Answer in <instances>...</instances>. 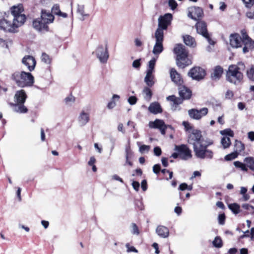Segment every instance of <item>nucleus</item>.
Instances as JSON below:
<instances>
[{
	"label": "nucleus",
	"mask_w": 254,
	"mask_h": 254,
	"mask_svg": "<svg viewBox=\"0 0 254 254\" xmlns=\"http://www.w3.org/2000/svg\"><path fill=\"white\" fill-rule=\"evenodd\" d=\"M126 163L124 165H128L130 166H132L131 159L133 157V152L132 151L130 146L128 145L125 148Z\"/></svg>",
	"instance_id": "nucleus-23"
},
{
	"label": "nucleus",
	"mask_w": 254,
	"mask_h": 254,
	"mask_svg": "<svg viewBox=\"0 0 254 254\" xmlns=\"http://www.w3.org/2000/svg\"><path fill=\"white\" fill-rule=\"evenodd\" d=\"M155 39V43L154 46L152 53L155 55L158 56L163 51V42L164 35H161L160 33H155L154 36Z\"/></svg>",
	"instance_id": "nucleus-12"
},
{
	"label": "nucleus",
	"mask_w": 254,
	"mask_h": 254,
	"mask_svg": "<svg viewBox=\"0 0 254 254\" xmlns=\"http://www.w3.org/2000/svg\"><path fill=\"white\" fill-rule=\"evenodd\" d=\"M89 119V113L82 110L78 118L79 124L81 126H84L88 123Z\"/></svg>",
	"instance_id": "nucleus-21"
},
{
	"label": "nucleus",
	"mask_w": 254,
	"mask_h": 254,
	"mask_svg": "<svg viewBox=\"0 0 254 254\" xmlns=\"http://www.w3.org/2000/svg\"><path fill=\"white\" fill-rule=\"evenodd\" d=\"M162 165L164 167H166L168 166V159L163 157L161 159Z\"/></svg>",
	"instance_id": "nucleus-62"
},
{
	"label": "nucleus",
	"mask_w": 254,
	"mask_h": 254,
	"mask_svg": "<svg viewBox=\"0 0 254 254\" xmlns=\"http://www.w3.org/2000/svg\"><path fill=\"white\" fill-rule=\"evenodd\" d=\"M235 152L236 153L241 152L245 149L244 144L240 141L236 140L235 142Z\"/></svg>",
	"instance_id": "nucleus-35"
},
{
	"label": "nucleus",
	"mask_w": 254,
	"mask_h": 254,
	"mask_svg": "<svg viewBox=\"0 0 254 254\" xmlns=\"http://www.w3.org/2000/svg\"><path fill=\"white\" fill-rule=\"evenodd\" d=\"M195 26L197 32L205 37L210 44L214 45V42L211 39L207 32L206 23L203 21H200L196 23Z\"/></svg>",
	"instance_id": "nucleus-13"
},
{
	"label": "nucleus",
	"mask_w": 254,
	"mask_h": 254,
	"mask_svg": "<svg viewBox=\"0 0 254 254\" xmlns=\"http://www.w3.org/2000/svg\"><path fill=\"white\" fill-rule=\"evenodd\" d=\"M119 98H120V96L119 95L114 94L112 97L113 100L111 101V102H110L108 104L107 108L109 109H113V108H114L115 107L116 104V102L114 101V100H115V99L119 100Z\"/></svg>",
	"instance_id": "nucleus-39"
},
{
	"label": "nucleus",
	"mask_w": 254,
	"mask_h": 254,
	"mask_svg": "<svg viewBox=\"0 0 254 254\" xmlns=\"http://www.w3.org/2000/svg\"><path fill=\"white\" fill-rule=\"evenodd\" d=\"M208 112L207 108L204 107L200 109L195 108L188 110V115L190 118L195 120H200L202 118L205 116Z\"/></svg>",
	"instance_id": "nucleus-11"
},
{
	"label": "nucleus",
	"mask_w": 254,
	"mask_h": 254,
	"mask_svg": "<svg viewBox=\"0 0 254 254\" xmlns=\"http://www.w3.org/2000/svg\"><path fill=\"white\" fill-rule=\"evenodd\" d=\"M154 77L152 73H146V76L144 78V82L148 86L152 87L154 85Z\"/></svg>",
	"instance_id": "nucleus-30"
},
{
	"label": "nucleus",
	"mask_w": 254,
	"mask_h": 254,
	"mask_svg": "<svg viewBox=\"0 0 254 254\" xmlns=\"http://www.w3.org/2000/svg\"><path fill=\"white\" fill-rule=\"evenodd\" d=\"M169 5L172 10H174L176 8L178 4L175 0H169Z\"/></svg>",
	"instance_id": "nucleus-53"
},
{
	"label": "nucleus",
	"mask_w": 254,
	"mask_h": 254,
	"mask_svg": "<svg viewBox=\"0 0 254 254\" xmlns=\"http://www.w3.org/2000/svg\"><path fill=\"white\" fill-rule=\"evenodd\" d=\"M220 133L222 135H227L231 137L234 136V132L231 129H226L220 131Z\"/></svg>",
	"instance_id": "nucleus-45"
},
{
	"label": "nucleus",
	"mask_w": 254,
	"mask_h": 254,
	"mask_svg": "<svg viewBox=\"0 0 254 254\" xmlns=\"http://www.w3.org/2000/svg\"><path fill=\"white\" fill-rule=\"evenodd\" d=\"M229 209L235 214L240 212V205L237 203H232L228 205Z\"/></svg>",
	"instance_id": "nucleus-36"
},
{
	"label": "nucleus",
	"mask_w": 254,
	"mask_h": 254,
	"mask_svg": "<svg viewBox=\"0 0 254 254\" xmlns=\"http://www.w3.org/2000/svg\"><path fill=\"white\" fill-rule=\"evenodd\" d=\"M242 207L244 209L248 210L250 213H253L254 212V207L249 204H243Z\"/></svg>",
	"instance_id": "nucleus-42"
},
{
	"label": "nucleus",
	"mask_w": 254,
	"mask_h": 254,
	"mask_svg": "<svg viewBox=\"0 0 254 254\" xmlns=\"http://www.w3.org/2000/svg\"><path fill=\"white\" fill-rule=\"evenodd\" d=\"M187 188H188V185L186 183H184L180 185L179 189L181 190H187Z\"/></svg>",
	"instance_id": "nucleus-61"
},
{
	"label": "nucleus",
	"mask_w": 254,
	"mask_h": 254,
	"mask_svg": "<svg viewBox=\"0 0 254 254\" xmlns=\"http://www.w3.org/2000/svg\"><path fill=\"white\" fill-rule=\"evenodd\" d=\"M156 63V59L155 58H153L151 59L148 63V67L146 71V73H151L154 71V68L155 67Z\"/></svg>",
	"instance_id": "nucleus-34"
},
{
	"label": "nucleus",
	"mask_w": 254,
	"mask_h": 254,
	"mask_svg": "<svg viewBox=\"0 0 254 254\" xmlns=\"http://www.w3.org/2000/svg\"><path fill=\"white\" fill-rule=\"evenodd\" d=\"M174 53L176 55V64L181 68H184L191 63L189 60L188 52L185 46L182 44H177L174 48Z\"/></svg>",
	"instance_id": "nucleus-4"
},
{
	"label": "nucleus",
	"mask_w": 254,
	"mask_h": 254,
	"mask_svg": "<svg viewBox=\"0 0 254 254\" xmlns=\"http://www.w3.org/2000/svg\"><path fill=\"white\" fill-rule=\"evenodd\" d=\"M234 96L233 91L231 90H228L225 94V98L228 99H231Z\"/></svg>",
	"instance_id": "nucleus-57"
},
{
	"label": "nucleus",
	"mask_w": 254,
	"mask_h": 254,
	"mask_svg": "<svg viewBox=\"0 0 254 254\" xmlns=\"http://www.w3.org/2000/svg\"><path fill=\"white\" fill-rule=\"evenodd\" d=\"M242 37L238 34H231L230 37V44L232 47L239 48L244 45L243 48L244 53H246L253 48L251 39L249 37L245 30L241 31Z\"/></svg>",
	"instance_id": "nucleus-1"
},
{
	"label": "nucleus",
	"mask_w": 254,
	"mask_h": 254,
	"mask_svg": "<svg viewBox=\"0 0 254 254\" xmlns=\"http://www.w3.org/2000/svg\"><path fill=\"white\" fill-rule=\"evenodd\" d=\"M137 102V98L135 96H130L128 99V102L130 105H134Z\"/></svg>",
	"instance_id": "nucleus-54"
},
{
	"label": "nucleus",
	"mask_w": 254,
	"mask_h": 254,
	"mask_svg": "<svg viewBox=\"0 0 254 254\" xmlns=\"http://www.w3.org/2000/svg\"><path fill=\"white\" fill-rule=\"evenodd\" d=\"M41 61L47 64H50L51 63V59L49 55L46 53H43L41 56Z\"/></svg>",
	"instance_id": "nucleus-41"
},
{
	"label": "nucleus",
	"mask_w": 254,
	"mask_h": 254,
	"mask_svg": "<svg viewBox=\"0 0 254 254\" xmlns=\"http://www.w3.org/2000/svg\"><path fill=\"white\" fill-rule=\"evenodd\" d=\"M188 75L193 79L199 80L205 75V70L200 67L195 66L192 68L188 72Z\"/></svg>",
	"instance_id": "nucleus-15"
},
{
	"label": "nucleus",
	"mask_w": 254,
	"mask_h": 254,
	"mask_svg": "<svg viewBox=\"0 0 254 254\" xmlns=\"http://www.w3.org/2000/svg\"><path fill=\"white\" fill-rule=\"evenodd\" d=\"M74 97L71 95L66 97L64 99L65 104L67 105H70V104L73 103L74 102Z\"/></svg>",
	"instance_id": "nucleus-48"
},
{
	"label": "nucleus",
	"mask_w": 254,
	"mask_h": 254,
	"mask_svg": "<svg viewBox=\"0 0 254 254\" xmlns=\"http://www.w3.org/2000/svg\"><path fill=\"white\" fill-rule=\"evenodd\" d=\"M77 12L81 15L80 19L83 20L84 19V16H86L88 15L85 14L84 12V6L82 5H78L77 7Z\"/></svg>",
	"instance_id": "nucleus-38"
},
{
	"label": "nucleus",
	"mask_w": 254,
	"mask_h": 254,
	"mask_svg": "<svg viewBox=\"0 0 254 254\" xmlns=\"http://www.w3.org/2000/svg\"><path fill=\"white\" fill-rule=\"evenodd\" d=\"M161 167L159 164H155L153 167V171L156 174H158L160 171Z\"/></svg>",
	"instance_id": "nucleus-55"
},
{
	"label": "nucleus",
	"mask_w": 254,
	"mask_h": 254,
	"mask_svg": "<svg viewBox=\"0 0 254 254\" xmlns=\"http://www.w3.org/2000/svg\"><path fill=\"white\" fill-rule=\"evenodd\" d=\"M248 138L252 141H254V131H250L248 133Z\"/></svg>",
	"instance_id": "nucleus-64"
},
{
	"label": "nucleus",
	"mask_w": 254,
	"mask_h": 254,
	"mask_svg": "<svg viewBox=\"0 0 254 254\" xmlns=\"http://www.w3.org/2000/svg\"><path fill=\"white\" fill-rule=\"evenodd\" d=\"M156 232L160 237L165 238L168 237L169 231L168 229L164 226H158L156 229Z\"/></svg>",
	"instance_id": "nucleus-25"
},
{
	"label": "nucleus",
	"mask_w": 254,
	"mask_h": 254,
	"mask_svg": "<svg viewBox=\"0 0 254 254\" xmlns=\"http://www.w3.org/2000/svg\"><path fill=\"white\" fill-rule=\"evenodd\" d=\"M95 162H96L95 158L94 157L92 156V157H90L88 164L89 166L93 165H94V163H95Z\"/></svg>",
	"instance_id": "nucleus-63"
},
{
	"label": "nucleus",
	"mask_w": 254,
	"mask_h": 254,
	"mask_svg": "<svg viewBox=\"0 0 254 254\" xmlns=\"http://www.w3.org/2000/svg\"><path fill=\"white\" fill-rule=\"evenodd\" d=\"M171 80L176 84H180L181 82V77L180 74L176 71L175 68H171L170 71Z\"/></svg>",
	"instance_id": "nucleus-26"
},
{
	"label": "nucleus",
	"mask_w": 254,
	"mask_h": 254,
	"mask_svg": "<svg viewBox=\"0 0 254 254\" xmlns=\"http://www.w3.org/2000/svg\"><path fill=\"white\" fill-rule=\"evenodd\" d=\"M213 244L216 248H221L222 246L221 239L219 237H216L213 241Z\"/></svg>",
	"instance_id": "nucleus-44"
},
{
	"label": "nucleus",
	"mask_w": 254,
	"mask_h": 254,
	"mask_svg": "<svg viewBox=\"0 0 254 254\" xmlns=\"http://www.w3.org/2000/svg\"><path fill=\"white\" fill-rule=\"evenodd\" d=\"M149 111L154 114L162 113V110L160 105L158 102L152 103L148 107Z\"/></svg>",
	"instance_id": "nucleus-27"
},
{
	"label": "nucleus",
	"mask_w": 254,
	"mask_h": 254,
	"mask_svg": "<svg viewBox=\"0 0 254 254\" xmlns=\"http://www.w3.org/2000/svg\"><path fill=\"white\" fill-rule=\"evenodd\" d=\"M223 72V68L220 66H216L211 74V78L213 80H218Z\"/></svg>",
	"instance_id": "nucleus-28"
},
{
	"label": "nucleus",
	"mask_w": 254,
	"mask_h": 254,
	"mask_svg": "<svg viewBox=\"0 0 254 254\" xmlns=\"http://www.w3.org/2000/svg\"><path fill=\"white\" fill-rule=\"evenodd\" d=\"M52 12L59 16H62L63 17L65 18L67 17V15L66 13L62 12L61 11L60 9V6L58 4H55L52 8Z\"/></svg>",
	"instance_id": "nucleus-31"
},
{
	"label": "nucleus",
	"mask_w": 254,
	"mask_h": 254,
	"mask_svg": "<svg viewBox=\"0 0 254 254\" xmlns=\"http://www.w3.org/2000/svg\"><path fill=\"white\" fill-rule=\"evenodd\" d=\"M20 20L23 19L20 17ZM21 21L17 23L12 19L11 20L3 18L0 20V29L6 32H15L16 29L21 26Z\"/></svg>",
	"instance_id": "nucleus-7"
},
{
	"label": "nucleus",
	"mask_w": 254,
	"mask_h": 254,
	"mask_svg": "<svg viewBox=\"0 0 254 254\" xmlns=\"http://www.w3.org/2000/svg\"><path fill=\"white\" fill-rule=\"evenodd\" d=\"M202 138L201 132L198 130H193L188 136V142L193 145V150L195 156H201L202 150L199 149V144L201 143Z\"/></svg>",
	"instance_id": "nucleus-5"
},
{
	"label": "nucleus",
	"mask_w": 254,
	"mask_h": 254,
	"mask_svg": "<svg viewBox=\"0 0 254 254\" xmlns=\"http://www.w3.org/2000/svg\"><path fill=\"white\" fill-rule=\"evenodd\" d=\"M175 150L179 153V157L183 160H187L192 156L191 151L187 145H175Z\"/></svg>",
	"instance_id": "nucleus-14"
},
{
	"label": "nucleus",
	"mask_w": 254,
	"mask_h": 254,
	"mask_svg": "<svg viewBox=\"0 0 254 254\" xmlns=\"http://www.w3.org/2000/svg\"><path fill=\"white\" fill-rule=\"evenodd\" d=\"M97 58L102 63H106L108 59L109 55L107 48H104L103 46H99L96 51Z\"/></svg>",
	"instance_id": "nucleus-16"
},
{
	"label": "nucleus",
	"mask_w": 254,
	"mask_h": 254,
	"mask_svg": "<svg viewBox=\"0 0 254 254\" xmlns=\"http://www.w3.org/2000/svg\"><path fill=\"white\" fill-rule=\"evenodd\" d=\"M184 43L190 47H194L196 43L194 39L190 35H185L183 37Z\"/></svg>",
	"instance_id": "nucleus-29"
},
{
	"label": "nucleus",
	"mask_w": 254,
	"mask_h": 254,
	"mask_svg": "<svg viewBox=\"0 0 254 254\" xmlns=\"http://www.w3.org/2000/svg\"><path fill=\"white\" fill-rule=\"evenodd\" d=\"M132 233L133 234L138 235L139 232L137 226L135 223L132 224Z\"/></svg>",
	"instance_id": "nucleus-58"
},
{
	"label": "nucleus",
	"mask_w": 254,
	"mask_h": 254,
	"mask_svg": "<svg viewBox=\"0 0 254 254\" xmlns=\"http://www.w3.org/2000/svg\"><path fill=\"white\" fill-rule=\"evenodd\" d=\"M218 218L219 224L224 225L225 221V216L224 213L219 214Z\"/></svg>",
	"instance_id": "nucleus-50"
},
{
	"label": "nucleus",
	"mask_w": 254,
	"mask_h": 254,
	"mask_svg": "<svg viewBox=\"0 0 254 254\" xmlns=\"http://www.w3.org/2000/svg\"><path fill=\"white\" fill-rule=\"evenodd\" d=\"M173 18L171 13H166L163 16H160L158 18V26L155 33H160L161 35H164V30H166L169 25H170Z\"/></svg>",
	"instance_id": "nucleus-8"
},
{
	"label": "nucleus",
	"mask_w": 254,
	"mask_h": 254,
	"mask_svg": "<svg viewBox=\"0 0 254 254\" xmlns=\"http://www.w3.org/2000/svg\"><path fill=\"white\" fill-rule=\"evenodd\" d=\"M213 141L211 139H208L206 140H202L201 143L199 144V149L202 150V155L201 156H197V157L200 159H212L213 156V152L212 150L208 149L207 148L209 145L213 144Z\"/></svg>",
	"instance_id": "nucleus-9"
},
{
	"label": "nucleus",
	"mask_w": 254,
	"mask_h": 254,
	"mask_svg": "<svg viewBox=\"0 0 254 254\" xmlns=\"http://www.w3.org/2000/svg\"><path fill=\"white\" fill-rule=\"evenodd\" d=\"M246 7L251 8L254 4V0H242Z\"/></svg>",
	"instance_id": "nucleus-49"
},
{
	"label": "nucleus",
	"mask_w": 254,
	"mask_h": 254,
	"mask_svg": "<svg viewBox=\"0 0 254 254\" xmlns=\"http://www.w3.org/2000/svg\"><path fill=\"white\" fill-rule=\"evenodd\" d=\"M244 162L247 164L249 168L254 172V158L252 157H246Z\"/></svg>",
	"instance_id": "nucleus-33"
},
{
	"label": "nucleus",
	"mask_w": 254,
	"mask_h": 254,
	"mask_svg": "<svg viewBox=\"0 0 254 254\" xmlns=\"http://www.w3.org/2000/svg\"><path fill=\"white\" fill-rule=\"evenodd\" d=\"M150 148V147L149 145H142L139 147V151L141 153H144L145 152H147L149 150Z\"/></svg>",
	"instance_id": "nucleus-47"
},
{
	"label": "nucleus",
	"mask_w": 254,
	"mask_h": 254,
	"mask_svg": "<svg viewBox=\"0 0 254 254\" xmlns=\"http://www.w3.org/2000/svg\"><path fill=\"white\" fill-rule=\"evenodd\" d=\"M203 14V11L202 8L199 7L193 6L190 8V10L188 13V16L191 19L196 20L197 19L201 17Z\"/></svg>",
	"instance_id": "nucleus-19"
},
{
	"label": "nucleus",
	"mask_w": 254,
	"mask_h": 254,
	"mask_svg": "<svg viewBox=\"0 0 254 254\" xmlns=\"http://www.w3.org/2000/svg\"><path fill=\"white\" fill-rule=\"evenodd\" d=\"M234 165L236 168H240L244 171H247L248 170V168L246 167L245 164L240 161L234 162Z\"/></svg>",
	"instance_id": "nucleus-40"
},
{
	"label": "nucleus",
	"mask_w": 254,
	"mask_h": 254,
	"mask_svg": "<svg viewBox=\"0 0 254 254\" xmlns=\"http://www.w3.org/2000/svg\"><path fill=\"white\" fill-rule=\"evenodd\" d=\"M11 79L20 87H30L34 83V78L30 72L17 71L11 75Z\"/></svg>",
	"instance_id": "nucleus-2"
},
{
	"label": "nucleus",
	"mask_w": 254,
	"mask_h": 254,
	"mask_svg": "<svg viewBox=\"0 0 254 254\" xmlns=\"http://www.w3.org/2000/svg\"><path fill=\"white\" fill-rule=\"evenodd\" d=\"M150 128L159 129L161 134L164 135L167 126L165 124L164 122L162 120L156 119L154 121H151L148 125Z\"/></svg>",
	"instance_id": "nucleus-17"
},
{
	"label": "nucleus",
	"mask_w": 254,
	"mask_h": 254,
	"mask_svg": "<svg viewBox=\"0 0 254 254\" xmlns=\"http://www.w3.org/2000/svg\"><path fill=\"white\" fill-rule=\"evenodd\" d=\"M221 144L224 149L229 147L231 144L230 138L228 136H223L221 139Z\"/></svg>",
	"instance_id": "nucleus-32"
},
{
	"label": "nucleus",
	"mask_w": 254,
	"mask_h": 254,
	"mask_svg": "<svg viewBox=\"0 0 254 254\" xmlns=\"http://www.w3.org/2000/svg\"><path fill=\"white\" fill-rule=\"evenodd\" d=\"M23 11V8L22 4H19L17 6H13L11 8V14L12 15V19L14 20L17 23H20V17L22 18L23 20H21V25L25 22L26 20L25 15L22 13Z\"/></svg>",
	"instance_id": "nucleus-10"
},
{
	"label": "nucleus",
	"mask_w": 254,
	"mask_h": 254,
	"mask_svg": "<svg viewBox=\"0 0 254 254\" xmlns=\"http://www.w3.org/2000/svg\"><path fill=\"white\" fill-rule=\"evenodd\" d=\"M162 151L159 147L156 146L154 148V153L156 156H159L161 155Z\"/></svg>",
	"instance_id": "nucleus-56"
},
{
	"label": "nucleus",
	"mask_w": 254,
	"mask_h": 254,
	"mask_svg": "<svg viewBox=\"0 0 254 254\" xmlns=\"http://www.w3.org/2000/svg\"><path fill=\"white\" fill-rule=\"evenodd\" d=\"M143 93L145 94V99L147 101L150 100L152 95L151 90L148 87H146L143 89Z\"/></svg>",
	"instance_id": "nucleus-37"
},
{
	"label": "nucleus",
	"mask_w": 254,
	"mask_h": 254,
	"mask_svg": "<svg viewBox=\"0 0 254 254\" xmlns=\"http://www.w3.org/2000/svg\"><path fill=\"white\" fill-rule=\"evenodd\" d=\"M132 186L134 190L138 191L139 189L140 184L138 182L133 181L132 183Z\"/></svg>",
	"instance_id": "nucleus-59"
},
{
	"label": "nucleus",
	"mask_w": 254,
	"mask_h": 254,
	"mask_svg": "<svg viewBox=\"0 0 254 254\" xmlns=\"http://www.w3.org/2000/svg\"><path fill=\"white\" fill-rule=\"evenodd\" d=\"M27 98L26 94L24 90L17 91L14 96V103H10L14 112L18 113H26L28 110L24 105Z\"/></svg>",
	"instance_id": "nucleus-3"
},
{
	"label": "nucleus",
	"mask_w": 254,
	"mask_h": 254,
	"mask_svg": "<svg viewBox=\"0 0 254 254\" xmlns=\"http://www.w3.org/2000/svg\"><path fill=\"white\" fill-rule=\"evenodd\" d=\"M47 24L53 22L54 16L50 12H47L45 10H42L40 18Z\"/></svg>",
	"instance_id": "nucleus-22"
},
{
	"label": "nucleus",
	"mask_w": 254,
	"mask_h": 254,
	"mask_svg": "<svg viewBox=\"0 0 254 254\" xmlns=\"http://www.w3.org/2000/svg\"><path fill=\"white\" fill-rule=\"evenodd\" d=\"M247 76L250 80L254 81V66H252L251 68L247 71Z\"/></svg>",
	"instance_id": "nucleus-43"
},
{
	"label": "nucleus",
	"mask_w": 254,
	"mask_h": 254,
	"mask_svg": "<svg viewBox=\"0 0 254 254\" xmlns=\"http://www.w3.org/2000/svg\"><path fill=\"white\" fill-rule=\"evenodd\" d=\"M44 21L41 18H38L34 20L33 22V27L37 31H48V26Z\"/></svg>",
	"instance_id": "nucleus-20"
},
{
	"label": "nucleus",
	"mask_w": 254,
	"mask_h": 254,
	"mask_svg": "<svg viewBox=\"0 0 254 254\" xmlns=\"http://www.w3.org/2000/svg\"><path fill=\"white\" fill-rule=\"evenodd\" d=\"M243 78V75L236 65H231L229 67L226 74L227 81L235 85H238L242 82Z\"/></svg>",
	"instance_id": "nucleus-6"
},
{
	"label": "nucleus",
	"mask_w": 254,
	"mask_h": 254,
	"mask_svg": "<svg viewBox=\"0 0 254 254\" xmlns=\"http://www.w3.org/2000/svg\"><path fill=\"white\" fill-rule=\"evenodd\" d=\"M141 187L143 191H145L147 188V182L145 180H143L141 183Z\"/></svg>",
	"instance_id": "nucleus-60"
},
{
	"label": "nucleus",
	"mask_w": 254,
	"mask_h": 254,
	"mask_svg": "<svg viewBox=\"0 0 254 254\" xmlns=\"http://www.w3.org/2000/svg\"><path fill=\"white\" fill-rule=\"evenodd\" d=\"M140 61L141 59L134 60L132 63V67L136 69L139 68L141 65Z\"/></svg>",
	"instance_id": "nucleus-52"
},
{
	"label": "nucleus",
	"mask_w": 254,
	"mask_h": 254,
	"mask_svg": "<svg viewBox=\"0 0 254 254\" xmlns=\"http://www.w3.org/2000/svg\"><path fill=\"white\" fill-rule=\"evenodd\" d=\"M246 16L250 19H254V7L246 13Z\"/></svg>",
	"instance_id": "nucleus-51"
},
{
	"label": "nucleus",
	"mask_w": 254,
	"mask_h": 254,
	"mask_svg": "<svg viewBox=\"0 0 254 254\" xmlns=\"http://www.w3.org/2000/svg\"><path fill=\"white\" fill-rule=\"evenodd\" d=\"M237 157V153H236V152H233L226 155L225 157V159L227 161L231 160L236 158Z\"/></svg>",
	"instance_id": "nucleus-46"
},
{
	"label": "nucleus",
	"mask_w": 254,
	"mask_h": 254,
	"mask_svg": "<svg viewBox=\"0 0 254 254\" xmlns=\"http://www.w3.org/2000/svg\"><path fill=\"white\" fill-rule=\"evenodd\" d=\"M22 64L27 66V69L31 71L35 68L36 62L35 59L31 56L27 55L24 56L22 60Z\"/></svg>",
	"instance_id": "nucleus-18"
},
{
	"label": "nucleus",
	"mask_w": 254,
	"mask_h": 254,
	"mask_svg": "<svg viewBox=\"0 0 254 254\" xmlns=\"http://www.w3.org/2000/svg\"><path fill=\"white\" fill-rule=\"evenodd\" d=\"M179 95L183 99L188 100L191 96V91L190 89L182 86L179 88Z\"/></svg>",
	"instance_id": "nucleus-24"
}]
</instances>
